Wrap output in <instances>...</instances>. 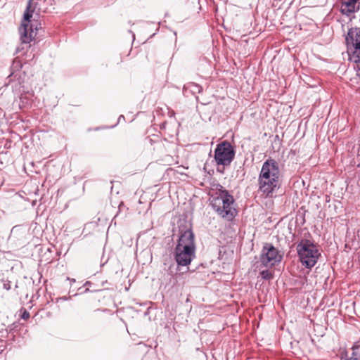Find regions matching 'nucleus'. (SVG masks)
I'll list each match as a JSON object with an SVG mask.
<instances>
[{
  "mask_svg": "<svg viewBox=\"0 0 360 360\" xmlns=\"http://www.w3.org/2000/svg\"><path fill=\"white\" fill-rule=\"evenodd\" d=\"M280 175L278 162L271 158L266 160L258 176L259 191L266 197L271 196L280 187Z\"/></svg>",
  "mask_w": 360,
  "mask_h": 360,
  "instance_id": "1",
  "label": "nucleus"
},
{
  "mask_svg": "<svg viewBox=\"0 0 360 360\" xmlns=\"http://www.w3.org/2000/svg\"><path fill=\"white\" fill-rule=\"evenodd\" d=\"M219 195L213 198L210 205L215 212L222 219L232 221L238 214L237 210L233 206L235 200L229 191L220 186Z\"/></svg>",
  "mask_w": 360,
  "mask_h": 360,
  "instance_id": "2",
  "label": "nucleus"
},
{
  "mask_svg": "<svg viewBox=\"0 0 360 360\" xmlns=\"http://www.w3.org/2000/svg\"><path fill=\"white\" fill-rule=\"evenodd\" d=\"M296 250L301 264L307 269L314 267L321 256L317 245L309 239H302L297 243Z\"/></svg>",
  "mask_w": 360,
  "mask_h": 360,
  "instance_id": "3",
  "label": "nucleus"
},
{
  "mask_svg": "<svg viewBox=\"0 0 360 360\" xmlns=\"http://www.w3.org/2000/svg\"><path fill=\"white\" fill-rule=\"evenodd\" d=\"M236 150L231 143L225 140L217 144L214 159L218 166L217 172L223 174L224 169L231 165L235 158Z\"/></svg>",
  "mask_w": 360,
  "mask_h": 360,
  "instance_id": "4",
  "label": "nucleus"
},
{
  "mask_svg": "<svg viewBox=\"0 0 360 360\" xmlns=\"http://www.w3.org/2000/svg\"><path fill=\"white\" fill-rule=\"evenodd\" d=\"M345 42L349 60L360 64V27H352L348 29Z\"/></svg>",
  "mask_w": 360,
  "mask_h": 360,
  "instance_id": "5",
  "label": "nucleus"
},
{
  "mask_svg": "<svg viewBox=\"0 0 360 360\" xmlns=\"http://www.w3.org/2000/svg\"><path fill=\"white\" fill-rule=\"evenodd\" d=\"M283 255L272 243H266L262 247L259 256L261 266L272 267L281 262Z\"/></svg>",
  "mask_w": 360,
  "mask_h": 360,
  "instance_id": "6",
  "label": "nucleus"
},
{
  "mask_svg": "<svg viewBox=\"0 0 360 360\" xmlns=\"http://www.w3.org/2000/svg\"><path fill=\"white\" fill-rule=\"evenodd\" d=\"M186 247L181 248L180 245H176L174 248V259L178 266L189 265L195 257V249Z\"/></svg>",
  "mask_w": 360,
  "mask_h": 360,
  "instance_id": "7",
  "label": "nucleus"
},
{
  "mask_svg": "<svg viewBox=\"0 0 360 360\" xmlns=\"http://www.w3.org/2000/svg\"><path fill=\"white\" fill-rule=\"evenodd\" d=\"M19 32L20 34V44L17 46L15 53L23 55L25 53V50L30 46V43L34 38L36 32H34L32 30V26H31L30 32L28 33V25L25 22L22 24V27H20Z\"/></svg>",
  "mask_w": 360,
  "mask_h": 360,
  "instance_id": "8",
  "label": "nucleus"
},
{
  "mask_svg": "<svg viewBox=\"0 0 360 360\" xmlns=\"http://www.w3.org/2000/svg\"><path fill=\"white\" fill-rule=\"evenodd\" d=\"M176 245H180L181 248L188 246L190 248L195 249V236L191 229L181 230Z\"/></svg>",
  "mask_w": 360,
  "mask_h": 360,
  "instance_id": "9",
  "label": "nucleus"
},
{
  "mask_svg": "<svg viewBox=\"0 0 360 360\" xmlns=\"http://www.w3.org/2000/svg\"><path fill=\"white\" fill-rule=\"evenodd\" d=\"M359 9V0H343L340 6L341 13L347 16H349L352 13L357 12Z\"/></svg>",
  "mask_w": 360,
  "mask_h": 360,
  "instance_id": "10",
  "label": "nucleus"
},
{
  "mask_svg": "<svg viewBox=\"0 0 360 360\" xmlns=\"http://www.w3.org/2000/svg\"><path fill=\"white\" fill-rule=\"evenodd\" d=\"M33 12H34V8H32V0H29L28 3H27V7H26V9H25V11L24 12L23 20H22V24H21V27H22V24L24 22L25 23H27V25H28V33L30 32V27L31 26H32V30L34 31V32H36V31L37 30V27L35 26L34 28V25L32 23H30L31 18H32V15H33Z\"/></svg>",
  "mask_w": 360,
  "mask_h": 360,
  "instance_id": "11",
  "label": "nucleus"
},
{
  "mask_svg": "<svg viewBox=\"0 0 360 360\" xmlns=\"http://www.w3.org/2000/svg\"><path fill=\"white\" fill-rule=\"evenodd\" d=\"M22 67V61L19 59V57H15L12 63L11 66V74L9 77L14 75V73L18 70H20Z\"/></svg>",
  "mask_w": 360,
  "mask_h": 360,
  "instance_id": "12",
  "label": "nucleus"
},
{
  "mask_svg": "<svg viewBox=\"0 0 360 360\" xmlns=\"http://www.w3.org/2000/svg\"><path fill=\"white\" fill-rule=\"evenodd\" d=\"M184 89H189L193 94H200L202 91V88L198 84L191 82L185 85Z\"/></svg>",
  "mask_w": 360,
  "mask_h": 360,
  "instance_id": "13",
  "label": "nucleus"
},
{
  "mask_svg": "<svg viewBox=\"0 0 360 360\" xmlns=\"http://www.w3.org/2000/svg\"><path fill=\"white\" fill-rule=\"evenodd\" d=\"M259 276L265 281H270L274 278V274L267 269L261 271L259 272Z\"/></svg>",
  "mask_w": 360,
  "mask_h": 360,
  "instance_id": "14",
  "label": "nucleus"
},
{
  "mask_svg": "<svg viewBox=\"0 0 360 360\" xmlns=\"http://www.w3.org/2000/svg\"><path fill=\"white\" fill-rule=\"evenodd\" d=\"M349 360H360V349H358L357 351H354Z\"/></svg>",
  "mask_w": 360,
  "mask_h": 360,
  "instance_id": "15",
  "label": "nucleus"
},
{
  "mask_svg": "<svg viewBox=\"0 0 360 360\" xmlns=\"http://www.w3.org/2000/svg\"><path fill=\"white\" fill-rule=\"evenodd\" d=\"M21 319L27 320L30 317V313L27 310H24L20 316Z\"/></svg>",
  "mask_w": 360,
  "mask_h": 360,
  "instance_id": "16",
  "label": "nucleus"
},
{
  "mask_svg": "<svg viewBox=\"0 0 360 360\" xmlns=\"http://www.w3.org/2000/svg\"><path fill=\"white\" fill-rule=\"evenodd\" d=\"M3 288L4 289L6 290H9L11 289V282L10 281H6L4 283V285H3Z\"/></svg>",
  "mask_w": 360,
  "mask_h": 360,
  "instance_id": "17",
  "label": "nucleus"
},
{
  "mask_svg": "<svg viewBox=\"0 0 360 360\" xmlns=\"http://www.w3.org/2000/svg\"><path fill=\"white\" fill-rule=\"evenodd\" d=\"M70 298H71V297H67V296L60 297L56 299V302H58L60 301H66V300H70Z\"/></svg>",
  "mask_w": 360,
  "mask_h": 360,
  "instance_id": "18",
  "label": "nucleus"
},
{
  "mask_svg": "<svg viewBox=\"0 0 360 360\" xmlns=\"http://www.w3.org/2000/svg\"><path fill=\"white\" fill-rule=\"evenodd\" d=\"M67 280H69L71 283L75 282V278H70L69 277H67Z\"/></svg>",
  "mask_w": 360,
  "mask_h": 360,
  "instance_id": "19",
  "label": "nucleus"
},
{
  "mask_svg": "<svg viewBox=\"0 0 360 360\" xmlns=\"http://www.w3.org/2000/svg\"><path fill=\"white\" fill-rule=\"evenodd\" d=\"M91 284V282H90V281H86V282L84 283V286H89V285H90Z\"/></svg>",
  "mask_w": 360,
  "mask_h": 360,
  "instance_id": "20",
  "label": "nucleus"
},
{
  "mask_svg": "<svg viewBox=\"0 0 360 360\" xmlns=\"http://www.w3.org/2000/svg\"><path fill=\"white\" fill-rule=\"evenodd\" d=\"M120 118H122V120H124V117L123 115H120L118 118V122H120Z\"/></svg>",
  "mask_w": 360,
  "mask_h": 360,
  "instance_id": "21",
  "label": "nucleus"
},
{
  "mask_svg": "<svg viewBox=\"0 0 360 360\" xmlns=\"http://www.w3.org/2000/svg\"><path fill=\"white\" fill-rule=\"evenodd\" d=\"M89 291V290L88 288H86V289L84 290V292H87Z\"/></svg>",
  "mask_w": 360,
  "mask_h": 360,
  "instance_id": "22",
  "label": "nucleus"
},
{
  "mask_svg": "<svg viewBox=\"0 0 360 360\" xmlns=\"http://www.w3.org/2000/svg\"><path fill=\"white\" fill-rule=\"evenodd\" d=\"M1 352H2V350H1V349H0V354L1 353Z\"/></svg>",
  "mask_w": 360,
  "mask_h": 360,
  "instance_id": "23",
  "label": "nucleus"
}]
</instances>
